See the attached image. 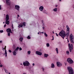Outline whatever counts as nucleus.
Wrapping results in <instances>:
<instances>
[{"instance_id":"bb28decb","label":"nucleus","mask_w":74,"mask_h":74,"mask_svg":"<svg viewBox=\"0 0 74 74\" xmlns=\"http://www.w3.org/2000/svg\"><path fill=\"white\" fill-rule=\"evenodd\" d=\"M66 53L67 55H69V51H66Z\"/></svg>"},{"instance_id":"f8f14e48","label":"nucleus","mask_w":74,"mask_h":74,"mask_svg":"<svg viewBox=\"0 0 74 74\" xmlns=\"http://www.w3.org/2000/svg\"><path fill=\"white\" fill-rule=\"evenodd\" d=\"M39 9L40 11H43V9H44V7L43 6H41L39 8Z\"/></svg>"},{"instance_id":"864d4df0","label":"nucleus","mask_w":74,"mask_h":74,"mask_svg":"<svg viewBox=\"0 0 74 74\" xmlns=\"http://www.w3.org/2000/svg\"><path fill=\"white\" fill-rule=\"evenodd\" d=\"M53 33H54V34L55 33H54V31H53Z\"/></svg>"},{"instance_id":"f257e3e1","label":"nucleus","mask_w":74,"mask_h":74,"mask_svg":"<svg viewBox=\"0 0 74 74\" xmlns=\"http://www.w3.org/2000/svg\"><path fill=\"white\" fill-rule=\"evenodd\" d=\"M58 35L61 36V37H62L63 39L64 38V37L66 36V32L62 30L59 33Z\"/></svg>"},{"instance_id":"9b49d317","label":"nucleus","mask_w":74,"mask_h":74,"mask_svg":"<svg viewBox=\"0 0 74 74\" xmlns=\"http://www.w3.org/2000/svg\"><path fill=\"white\" fill-rule=\"evenodd\" d=\"M15 8L16 10H17L19 11V8H20V7H19V6L16 5H15Z\"/></svg>"},{"instance_id":"bf43d9fd","label":"nucleus","mask_w":74,"mask_h":74,"mask_svg":"<svg viewBox=\"0 0 74 74\" xmlns=\"http://www.w3.org/2000/svg\"><path fill=\"white\" fill-rule=\"evenodd\" d=\"M9 74H10V73H9Z\"/></svg>"},{"instance_id":"a878e982","label":"nucleus","mask_w":74,"mask_h":74,"mask_svg":"<svg viewBox=\"0 0 74 74\" xmlns=\"http://www.w3.org/2000/svg\"><path fill=\"white\" fill-rule=\"evenodd\" d=\"M44 35H45V37H48V35L45 32L44 33Z\"/></svg>"},{"instance_id":"052dcab7","label":"nucleus","mask_w":74,"mask_h":74,"mask_svg":"<svg viewBox=\"0 0 74 74\" xmlns=\"http://www.w3.org/2000/svg\"><path fill=\"white\" fill-rule=\"evenodd\" d=\"M66 38V39H67L68 38Z\"/></svg>"},{"instance_id":"cd10ccee","label":"nucleus","mask_w":74,"mask_h":74,"mask_svg":"<svg viewBox=\"0 0 74 74\" xmlns=\"http://www.w3.org/2000/svg\"><path fill=\"white\" fill-rule=\"evenodd\" d=\"M31 37H30V36H28L27 37V38L28 39H30Z\"/></svg>"},{"instance_id":"a211bd4d","label":"nucleus","mask_w":74,"mask_h":74,"mask_svg":"<svg viewBox=\"0 0 74 74\" xmlns=\"http://www.w3.org/2000/svg\"><path fill=\"white\" fill-rule=\"evenodd\" d=\"M49 55H48V54H45L44 55V56L45 57V58H47L48 56Z\"/></svg>"},{"instance_id":"393cba45","label":"nucleus","mask_w":74,"mask_h":74,"mask_svg":"<svg viewBox=\"0 0 74 74\" xmlns=\"http://www.w3.org/2000/svg\"><path fill=\"white\" fill-rule=\"evenodd\" d=\"M27 53L28 55H30V53H31V51H27Z\"/></svg>"},{"instance_id":"ddd939ff","label":"nucleus","mask_w":74,"mask_h":74,"mask_svg":"<svg viewBox=\"0 0 74 74\" xmlns=\"http://www.w3.org/2000/svg\"><path fill=\"white\" fill-rule=\"evenodd\" d=\"M13 54L14 56H16V50H15L13 52Z\"/></svg>"},{"instance_id":"20e7f679","label":"nucleus","mask_w":74,"mask_h":74,"mask_svg":"<svg viewBox=\"0 0 74 74\" xmlns=\"http://www.w3.org/2000/svg\"><path fill=\"white\" fill-rule=\"evenodd\" d=\"M70 40L71 43H74V36L72 34H71L69 36Z\"/></svg>"},{"instance_id":"4be33fe9","label":"nucleus","mask_w":74,"mask_h":74,"mask_svg":"<svg viewBox=\"0 0 74 74\" xmlns=\"http://www.w3.org/2000/svg\"><path fill=\"white\" fill-rule=\"evenodd\" d=\"M19 40L20 41L22 42V41H23V38L21 37L19 39Z\"/></svg>"},{"instance_id":"de8ad7c7","label":"nucleus","mask_w":74,"mask_h":74,"mask_svg":"<svg viewBox=\"0 0 74 74\" xmlns=\"http://www.w3.org/2000/svg\"><path fill=\"white\" fill-rule=\"evenodd\" d=\"M33 64V66H34V63H33V64Z\"/></svg>"},{"instance_id":"c03bdc74","label":"nucleus","mask_w":74,"mask_h":74,"mask_svg":"<svg viewBox=\"0 0 74 74\" xmlns=\"http://www.w3.org/2000/svg\"><path fill=\"white\" fill-rule=\"evenodd\" d=\"M12 28L13 29L14 28V27H13V24H12Z\"/></svg>"},{"instance_id":"4d7b16f0","label":"nucleus","mask_w":74,"mask_h":74,"mask_svg":"<svg viewBox=\"0 0 74 74\" xmlns=\"http://www.w3.org/2000/svg\"><path fill=\"white\" fill-rule=\"evenodd\" d=\"M39 32H38V34H39Z\"/></svg>"},{"instance_id":"a19ab883","label":"nucleus","mask_w":74,"mask_h":74,"mask_svg":"<svg viewBox=\"0 0 74 74\" xmlns=\"http://www.w3.org/2000/svg\"><path fill=\"white\" fill-rule=\"evenodd\" d=\"M10 1V0H6V2H7V1Z\"/></svg>"},{"instance_id":"49530a36","label":"nucleus","mask_w":74,"mask_h":74,"mask_svg":"<svg viewBox=\"0 0 74 74\" xmlns=\"http://www.w3.org/2000/svg\"><path fill=\"white\" fill-rule=\"evenodd\" d=\"M17 16H18V17H19V15H17Z\"/></svg>"},{"instance_id":"6e6552de","label":"nucleus","mask_w":74,"mask_h":74,"mask_svg":"<svg viewBox=\"0 0 74 74\" xmlns=\"http://www.w3.org/2000/svg\"><path fill=\"white\" fill-rule=\"evenodd\" d=\"M23 65L24 66H29L30 65V63H29V62L26 61L23 62Z\"/></svg>"},{"instance_id":"f3484780","label":"nucleus","mask_w":74,"mask_h":74,"mask_svg":"<svg viewBox=\"0 0 74 74\" xmlns=\"http://www.w3.org/2000/svg\"><path fill=\"white\" fill-rule=\"evenodd\" d=\"M51 68L52 69L55 68V65H54V64L53 63L51 64Z\"/></svg>"},{"instance_id":"39448f33","label":"nucleus","mask_w":74,"mask_h":74,"mask_svg":"<svg viewBox=\"0 0 74 74\" xmlns=\"http://www.w3.org/2000/svg\"><path fill=\"white\" fill-rule=\"evenodd\" d=\"M68 47L70 52H71L72 50L73 49V44H71L70 43H69Z\"/></svg>"},{"instance_id":"c9c22d12","label":"nucleus","mask_w":74,"mask_h":74,"mask_svg":"<svg viewBox=\"0 0 74 74\" xmlns=\"http://www.w3.org/2000/svg\"><path fill=\"white\" fill-rule=\"evenodd\" d=\"M1 10V5H0V10Z\"/></svg>"},{"instance_id":"e433bc0d","label":"nucleus","mask_w":74,"mask_h":74,"mask_svg":"<svg viewBox=\"0 0 74 74\" xmlns=\"http://www.w3.org/2000/svg\"><path fill=\"white\" fill-rule=\"evenodd\" d=\"M22 49V48L21 47L20 48H19V50L20 51H21Z\"/></svg>"},{"instance_id":"58836bf2","label":"nucleus","mask_w":74,"mask_h":74,"mask_svg":"<svg viewBox=\"0 0 74 74\" xmlns=\"http://www.w3.org/2000/svg\"><path fill=\"white\" fill-rule=\"evenodd\" d=\"M13 49H14L15 48V45H13Z\"/></svg>"},{"instance_id":"37998d69","label":"nucleus","mask_w":74,"mask_h":74,"mask_svg":"<svg viewBox=\"0 0 74 74\" xmlns=\"http://www.w3.org/2000/svg\"><path fill=\"white\" fill-rule=\"evenodd\" d=\"M2 66H3V65H2V64L0 65V67H2Z\"/></svg>"},{"instance_id":"7c9ffc66","label":"nucleus","mask_w":74,"mask_h":74,"mask_svg":"<svg viewBox=\"0 0 74 74\" xmlns=\"http://www.w3.org/2000/svg\"><path fill=\"white\" fill-rule=\"evenodd\" d=\"M5 73H8V72L7 71V70L5 69Z\"/></svg>"},{"instance_id":"9d476101","label":"nucleus","mask_w":74,"mask_h":74,"mask_svg":"<svg viewBox=\"0 0 74 74\" xmlns=\"http://www.w3.org/2000/svg\"><path fill=\"white\" fill-rule=\"evenodd\" d=\"M36 54H37V55H39L40 56H41L42 55V53L36 51Z\"/></svg>"},{"instance_id":"1a4fd4ad","label":"nucleus","mask_w":74,"mask_h":74,"mask_svg":"<svg viewBox=\"0 0 74 74\" xmlns=\"http://www.w3.org/2000/svg\"><path fill=\"white\" fill-rule=\"evenodd\" d=\"M57 66L58 67H61L62 66V64L60 62H57L56 63Z\"/></svg>"},{"instance_id":"ea45409f","label":"nucleus","mask_w":74,"mask_h":74,"mask_svg":"<svg viewBox=\"0 0 74 74\" xmlns=\"http://www.w3.org/2000/svg\"><path fill=\"white\" fill-rule=\"evenodd\" d=\"M3 42V41L1 40L0 41V43H2Z\"/></svg>"},{"instance_id":"a18cd8bd","label":"nucleus","mask_w":74,"mask_h":74,"mask_svg":"<svg viewBox=\"0 0 74 74\" xmlns=\"http://www.w3.org/2000/svg\"><path fill=\"white\" fill-rule=\"evenodd\" d=\"M67 41H68V42H69V40L68 39H67Z\"/></svg>"},{"instance_id":"f704fd0d","label":"nucleus","mask_w":74,"mask_h":74,"mask_svg":"<svg viewBox=\"0 0 74 74\" xmlns=\"http://www.w3.org/2000/svg\"><path fill=\"white\" fill-rule=\"evenodd\" d=\"M56 34L57 36H58V37H59V36H58V34L57 33H56Z\"/></svg>"},{"instance_id":"4c0bfd02","label":"nucleus","mask_w":74,"mask_h":74,"mask_svg":"<svg viewBox=\"0 0 74 74\" xmlns=\"http://www.w3.org/2000/svg\"><path fill=\"white\" fill-rule=\"evenodd\" d=\"M42 71H44V68H42Z\"/></svg>"},{"instance_id":"2eb2a0df","label":"nucleus","mask_w":74,"mask_h":74,"mask_svg":"<svg viewBox=\"0 0 74 74\" xmlns=\"http://www.w3.org/2000/svg\"><path fill=\"white\" fill-rule=\"evenodd\" d=\"M5 49V57H7V50H5L6 49V46H5V48H4Z\"/></svg>"},{"instance_id":"3c124183","label":"nucleus","mask_w":74,"mask_h":74,"mask_svg":"<svg viewBox=\"0 0 74 74\" xmlns=\"http://www.w3.org/2000/svg\"><path fill=\"white\" fill-rule=\"evenodd\" d=\"M54 40V38H53L52 39V40Z\"/></svg>"},{"instance_id":"412c9836","label":"nucleus","mask_w":74,"mask_h":74,"mask_svg":"<svg viewBox=\"0 0 74 74\" xmlns=\"http://www.w3.org/2000/svg\"><path fill=\"white\" fill-rule=\"evenodd\" d=\"M26 23H23L22 24V26H26Z\"/></svg>"},{"instance_id":"5fc2aeb1","label":"nucleus","mask_w":74,"mask_h":74,"mask_svg":"<svg viewBox=\"0 0 74 74\" xmlns=\"http://www.w3.org/2000/svg\"><path fill=\"white\" fill-rule=\"evenodd\" d=\"M59 0L60 1H62V0Z\"/></svg>"},{"instance_id":"72a5a7b5","label":"nucleus","mask_w":74,"mask_h":74,"mask_svg":"<svg viewBox=\"0 0 74 74\" xmlns=\"http://www.w3.org/2000/svg\"><path fill=\"white\" fill-rule=\"evenodd\" d=\"M9 52L10 53H11V52H12V51H11V50H9Z\"/></svg>"},{"instance_id":"4468645a","label":"nucleus","mask_w":74,"mask_h":74,"mask_svg":"<svg viewBox=\"0 0 74 74\" xmlns=\"http://www.w3.org/2000/svg\"><path fill=\"white\" fill-rule=\"evenodd\" d=\"M6 32H8V33H12V32H11V29L10 28H8L6 29Z\"/></svg>"},{"instance_id":"6ab92c4d","label":"nucleus","mask_w":74,"mask_h":74,"mask_svg":"<svg viewBox=\"0 0 74 74\" xmlns=\"http://www.w3.org/2000/svg\"><path fill=\"white\" fill-rule=\"evenodd\" d=\"M57 10L58 8H56L53 9V11H55V12H56V11H57Z\"/></svg>"},{"instance_id":"7ed1b4c3","label":"nucleus","mask_w":74,"mask_h":74,"mask_svg":"<svg viewBox=\"0 0 74 74\" xmlns=\"http://www.w3.org/2000/svg\"><path fill=\"white\" fill-rule=\"evenodd\" d=\"M9 19L10 18H9V16H8V14H7L5 17L6 21H5V23H6V24H7L8 25L9 24H10V21H8Z\"/></svg>"},{"instance_id":"423d86ee","label":"nucleus","mask_w":74,"mask_h":74,"mask_svg":"<svg viewBox=\"0 0 74 74\" xmlns=\"http://www.w3.org/2000/svg\"><path fill=\"white\" fill-rule=\"evenodd\" d=\"M66 36L67 37H68L69 36V34H70V28L69 27L68 25H67L66 26Z\"/></svg>"},{"instance_id":"c85d7f7f","label":"nucleus","mask_w":74,"mask_h":74,"mask_svg":"<svg viewBox=\"0 0 74 74\" xmlns=\"http://www.w3.org/2000/svg\"><path fill=\"white\" fill-rule=\"evenodd\" d=\"M47 12H46V11L45 10L43 11V13L44 14H47Z\"/></svg>"},{"instance_id":"6e6d98bb","label":"nucleus","mask_w":74,"mask_h":74,"mask_svg":"<svg viewBox=\"0 0 74 74\" xmlns=\"http://www.w3.org/2000/svg\"><path fill=\"white\" fill-rule=\"evenodd\" d=\"M42 28H43V29H44L45 27H43Z\"/></svg>"},{"instance_id":"b1692460","label":"nucleus","mask_w":74,"mask_h":74,"mask_svg":"<svg viewBox=\"0 0 74 74\" xmlns=\"http://www.w3.org/2000/svg\"><path fill=\"white\" fill-rule=\"evenodd\" d=\"M46 46L47 47H49L50 46L49 44V43H47L46 44Z\"/></svg>"},{"instance_id":"473e14b6","label":"nucleus","mask_w":74,"mask_h":74,"mask_svg":"<svg viewBox=\"0 0 74 74\" xmlns=\"http://www.w3.org/2000/svg\"><path fill=\"white\" fill-rule=\"evenodd\" d=\"M0 33H3V30H1L0 31Z\"/></svg>"},{"instance_id":"5701e85b","label":"nucleus","mask_w":74,"mask_h":74,"mask_svg":"<svg viewBox=\"0 0 74 74\" xmlns=\"http://www.w3.org/2000/svg\"><path fill=\"white\" fill-rule=\"evenodd\" d=\"M56 51L57 52V53H59V52H58V48H56Z\"/></svg>"},{"instance_id":"e2e57ef3","label":"nucleus","mask_w":74,"mask_h":74,"mask_svg":"<svg viewBox=\"0 0 74 74\" xmlns=\"http://www.w3.org/2000/svg\"><path fill=\"white\" fill-rule=\"evenodd\" d=\"M3 23H4V22H3Z\"/></svg>"},{"instance_id":"dca6fc26","label":"nucleus","mask_w":74,"mask_h":74,"mask_svg":"<svg viewBox=\"0 0 74 74\" xmlns=\"http://www.w3.org/2000/svg\"><path fill=\"white\" fill-rule=\"evenodd\" d=\"M6 3L7 4V5H11V1H8L7 2H6Z\"/></svg>"},{"instance_id":"13d9d810","label":"nucleus","mask_w":74,"mask_h":74,"mask_svg":"<svg viewBox=\"0 0 74 74\" xmlns=\"http://www.w3.org/2000/svg\"><path fill=\"white\" fill-rule=\"evenodd\" d=\"M53 38H54L53 36Z\"/></svg>"},{"instance_id":"c756f323","label":"nucleus","mask_w":74,"mask_h":74,"mask_svg":"<svg viewBox=\"0 0 74 74\" xmlns=\"http://www.w3.org/2000/svg\"><path fill=\"white\" fill-rule=\"evenodd\" d=\"M18 49H19V47H17L16 49V51H18Z\"/></svg>"},{"instance_id":"603ef678","label":"nucleus","mask_w":74,"mask_h":74,"mask_svg":"<svg viewBox=\"0 0 74 74\" xmlns=\"http://www.w3.org/2000/svg\"><path fill=\"white\" fill-rule=\"evenodd\" d=\"M14 28H12V31H14Z\"/></svg>"},{"instance_id":"aec40b11","label":"nucleus","mask_w":74,"mask_h":74,"mask_svg":"<svg viewBox=\"0 0 74 74\" xmlns=\"http://www.w3.org/2000/svg\"><path fill=\"white\" fill-rule=\"evenodd\" d=\"M22 24H18V28H20V27H22Z\"/></svg>"},{"instance_id":"09e8293b","label":"nucleus","mask_w":74,"mask_h":74,"mask_svg":"<svg viewBox=\"0 0 74 74\" xmlns=\"http://www.w3.org/2000/svg\"><path fill=\"white\" fill-rule=\"evenodd\" d=\"M56 7H58V5H56Z\"/></svg>"},{"instance_id":"2f4dec72","label":"nucleus","mask_w":74,"mask_h":74,"mask_svg":"<svg viewBox=\"0 0 74 74\" xmlns=\"http://www.w3.org/2000/svg\"><path fill=\"white\" fill-rule=\"evenodd\" d=\"M8 36H10V32H8Z\"/></svg>"},{"instance_id":"680f3d73","label":"nucleus","mask_w":74,"mask_h":74,"mask_svg":"<svg viewBox=\"0 0 74 74\" xmlns=\"http://www.w3.org/2000/svg\"><path fill=\"white\" fill-rule=\"evenodd\" d=\"M21 65H22V64H21Z\"/></svg>"},{"instance_id":"0eeeda50","label":"nucleus","mask_w":74,"mask_h":74,"mask_svg":"<svg viewBox=\"0 0 74 74\" xmlns=\"http://www.w3.org/2000/svg\"><path fill=\"white\" fill-rule=\"evenodd\" d=\"M67 61L70 64H73L74 63V61L73 60L71 59L70 58H68L67 59Z\"/></svg>"},{"instance_id":"f03ea898","label":"nucleus","mask_w":74,"mask_h":74,"mask_svg":"<svg viewBox=\"0 0 74 74\" xmlns=\"http://www.w3.org/2000/svg\"><path fill=\"white\" fill-rule=\"evenodd\" d=\"M67 69L69 74H74V70L71 67L68 66Z\"/></svg>"},{"instance_id":"8fccbe9b","label":"nucleus","mask_w":74,"mask_h":74,"mask_svg":"<svg viewBox=\"0 0 74 74\" xmlns=\"http://www.w3.org/2000/svg\"><path fill=\"white\" fill-rule=\"evenodd\" d=\"M41 33H42V34H44V32H42Z\"/></svg>"},{"instance_id":"79ce46f5","label":"nucleus","mask_w":74,"mask_h":74,"mask_svg":"<svg viewBox=\"0 0 74 74\" xmlns=\"http://www.w3.org/2000/svg\"><path fill=\"white\" fill-rule=\"evenodd\" d=\"M6 27V24H5L4 26V27Z\"/></svg>"}]
</instances>
